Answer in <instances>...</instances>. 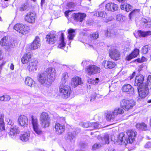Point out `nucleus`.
<instances>
[{"label": "nucleus", "instance_id": "nucleus-1", "mask_svg": "<svg viewBox=\"0 0 151 151\" xmlns=\"http://www.w3.org/2000/svg\"><path fill=\"white\" fill-rule=\"evenodd\" d=\"M56 70L54 68H50L44 72L38 74L39 82L44 86H47L51 85L55 79Z\"/></svg>", "mask_w": 151, "mask_h": 151}, {"label": "nucleus", "instance_id": "nucleus-2", "mask_svg": "<svg viewBox=\"0 0 151 151\" xmlns=\"http://www.w3.org/2000/svg\"><path fill=\"white\" fill-rule=\"evenodd\" d=\"M128 137L127 139H126L124 134L123 133L119 134L117 137V142H120L121 144H124L126 145L128 143H132L134 140V137L137 134V132L132 130H129L127 132Z\"/></svg>", "mask_w": 151, "mask_h": 151}, {"label": "nucleus", "instance_id": "nucleus-3", "mask_svg": "<svg viewBox=\"0 0 151 151\" xmlns=\"http://www.w3.org/2000/svg\"><path fill=\"white\" fill-rule=\"evenodd\" d=\"M59 91L60 95L64 99H67L69 97L71 93L70 87L64 84H61L59 87Z\"/></svg>", "mask_w": 151, "mask_h": 151}, {"label": "nucleus", "instance_id": "nucleus-4", "mask_svg": "<svg viewBox=\"0 0 151 151\" xmlns=\"http://www.w3.org/2000/svg\"><path fill=\"white\" fill-rule=\"evenodd\" d=\"M121 107L126 111L132 109L135 105V102L132 100L124 99L120 102Z\"/></svg>", "mask_w": 151, "mask_h": 151}, {"label": "nucleus", "instance_id": "nucleus-5", "mask_svg": "<svg viewBox=\"0 0 151 151\" xmlns=\"http://www.w3.org/2000/svg\"><path fill=\"white\" fill-rule=\"evenodd\" d=\"M40 120L42 126L44 128L49 127L50 124V119L47 113L42 112L41 114Z\"/></svg>", "mask_w": 151, "mask_h": 151}, {"label": "nucleus", "instance_id": "nucleus-6", "mask_svg": "<svg viewBox=\"0 0 151 151\" xmlns=\"http://www.w3.org/2000/svg\"><path fill=\"white\" fill-rule=\"evenodd\" d=\"M15 41L13 39L8 40L6 37H4L0 41V45L7 50L15 46Z\"/></svg>", "mask_w": 151, "mask_h": 151}, {"label": "nucleus", "instance_id": "nucleus-7", "mask_svg": "<svg viewBox=\"0 0 151 151\" xmlns=\"http://www.w3.org/2000/svg\"><path fill=\"white\" fill-rule=\"evenodd\" d=\"M145 84H143L142 86L140 88H137L139 96L142 98H144L149 94V88L145 86Z\"/></svg>", "mask_w": 151, "mask_h": 151}, {"label": "nucleus", "instance_id": "nucleus-8", "mask_svg": "<svg viewBox=\"0 0 151 151\" xmlns=\"http://www.w3.org/2000/svg\"><path fill=\"white\" fill-rule=\"evenodd\" d=\"M14 29L17 32L24 35L28 32V27L22 24H16L14 27Z\"/></svg>", "mask_w": 151, "mask_h": 151}, {"label": "nucleus", "instance_id": "nucleus-9", "mask_svg": "<svg viewBox=\"0 0 151 151\" xmlns=\"http://www.w3.org/2000/svg\"><path fill=\"white\" fill-rule=\"evenodd\" d=\"M109 54L111 58L115 60H117L120 58V52L116 49L114 48L110 49Z\"/></svg>", "mask_w": 151, "mask_h": 151}, {"label": "nucleus", "instance_id": "nucleus-10", "mask_svg": "<svg viewBox=\"0 0 151 151\" xmlns=\"http://www.w3.org/2000/svg\"><path fill=\"white\" fill-rule=\"evenodd\" d=\"M86 68L87 73H88L89 75L99 73L100 72V68L96 65H90L87 66Z\"/></svg>", "mask_w": 151, "mask_h": 151}, {"label": "nucleus", "instance_id": "nucleus-11", "mask_svg": "<svg viewBox=\"0 0 151 151\" xmlns=\"http://www.w3.org/2000/svg\"><path fill=\"white\" fill-rule=\"evenodd\" d=\"M35 13L33 12H30L27 13L25 16V21L29 23H33L35 22Z\"/></svg>", "mask_w": 151, "mask_h": 151}, {"label": "nucleus", "instance_id": "nucleus-12", "mask_svg": "<svg viewBox=\"0 0 151 151\" xmlns=\"http://www.w3.org/2000/svg\"><path fill=\"white\" fill-rule=\"evenodd\" d=\"M47 43L50 44H53L58 39V37L56 34L53 33H49L46 37Z\"/></svg>", "mask_w": 151, "mask_h": 151}, {"label": "nucleus", "instance_id": "nucleus-13", "mask_svg": "<svg viewBox=\"0 0 151 151\" xmlns=\"http://www.w3.org/2000/svg\"><path fill=\"white\" fill-rule=\"evenodd\" d=\"M32 122L34 131L37 134H40L42 133V131L39 128V125L37 119L36 118H34L32 116H31Z\"/></svg>", "mask_w": 151, "mask_h": 151}, {"label": "nucleus", "instance_id": "nucleus-14", "mask_svg": "<svg viewBox=\"0 0 151 151\" xmlns=\"http://www.w3.org/2000/svg\"><path fill=\"white\" fill-rule=\"evenodd\" d=\"M144 77L142 75H137L135 78L134 83V85L137 86V88H140L142 86L144 83L143 82L144 80Z\"/></svg>", "mask_w": 151, "mask_h": 151}, {"label": "nucleus", "instance_id": "nucleus-15", "mask_svg": "<svg viewBox=\"0 0 151 151\" xmlns=\"http://www.w3.org/2000/svg\"><path fill=\"white\" fill-rule=\"evenodd\" d=\"M122 91L123 92H126L128 94H133L134 93V88L129 84H125L122 88Z\"/></svg>", "mask_w": 151, "mask_h": 151}, {"label": "nucleus", "instance_id": "nucleus-16", "mask_svg": "<svg viewBox=\"0 0 151 151\" xmlns=\"http://www.w3.org/2000/svg\"><path fill=\"white\" fill-rule=\"evenodd\" d=\"M18 122L19 124L21 126H26L28 125V118L24 115H21L19 116Z\"/></svg>", "mask_w": 151, "mask_h": 151}, {"label": "nucleus", "instance_id": "nucleus-17", "mask_svg": "<svg viewBox=\"0 0 151 151\" xmlns=\"http://www.w3.org/2000/svg\"><path fill=\"white\" fill-rule=\"evenodd\" d=\"M40 39L38 37H35V40L31 44L30 48L31 50H33L37 49L40 46Z\"/></svg>", "mask_w": 151, "mask_h": 151}, {"label": "nucleus", "instance_id": "nucleus-18", "mask_svg": "<svg viewBox=\"0 0 151 151\" xmlns=\"http://www.w3.org/2000/svg\"><path fill=\"white\" fill-rule=\"evenodd\" d=\"M115 63L111 61H104L102 63V66L106 68L111 69L114 68L116 66Z\"/></svg>", "mask_w": 151, "mask_h": 151}, {"label": "nucleus", "instance_id": "nucleus-19", "mask_svg": "<svg viewBox=\"0 0 151 151\" xmlns=\"http://www.w3.org/2000/svg\"><path fill=\"white\" fill-rule=\"evenodd\" d=\"M55 128L56 133L58 134H61L63 133L65 130V127L62 124L59 123L55 124Z\"/></svg>", "mask_w": 151, "mask_h": 151}, {"label": "nucleus", "instance_id": "nucleus-20", "mask_svg": "<svg viewBox=\"0 0 151 151\" xmlns=\"http://www.w3.org/2000/svg\"><path fill=\"white\" fill-rule=\"evenodd\" d=\"M86 16V14L83 13H74L73 17L75 20L77 22H82Z\"/></svg>", "mask_w": 151, "mask_h": 151}, {"label": "nucleus", "instance_id": "nucleus-21", "mask_svg": "<svg viewBox=\"0 0 151 151\" xmlns=\"http://www.w3.org/2000/svg\"><path fill=\"white\" fill-rule=\"evenodd\" d=\"M95 15L98 17H102L103 18L104 21L106 22L111 21L113 19H109L107 17V14L104 12H96L95 14Z\"/></svg>", "mask_w": 151, "mask_h": 151}, {"label": "nucleus", "instance_id": "nucleus-22", "mask_svg": "<svg viewBox=\"0 0 151 151\" xmlns=\"http://www.w3.org/2000/svg\"><path fill=\"white\" fill-rule=\"evenodd\" d=\"M19 131V127L17 126L16 125L11 126L10 127L9 134L12 137H13L18 134Z\"/></svg>", "mask_w": 151, "mask_h": 151}, {"label": "nucleus", "instance_id": "nucleus-23", "mask_svg": "<svg viewBox=\"0 0 151 151\" xmlns=\"http://www.w3.org/2000/svg\"><path fill=\"white\" fill-rule=\"evenodd\" d=\"M106 8L108 10L112 12L116 11L118 8L117 5L112 3H109L106 5Z\"/></svg>", "mask_w": 151, "mask_h": 151}, {"label": "nucleus", "instance_id": "nucleus-24", "mask_svg": "<svg viewBox=\"0 0 151 151\" xmlns=\"http://www.w3.org/2000/svg\"><path fill=\"white\" fill-rule=\"evenodd\" d=\"M37 63V61H35L29 63L27 66V68L29 71L34 72L36 70Z\"/></svg>", "mask_w": 151, "mask_h": 151}, {"label": "nucleus", "instance_id": "nucleus-25", "mask_svg": "<svg viewBox=\"0 0 151 151\" xmlns=\"http://www.w3.org/2000/svg\"><path fill=\"white\" fill-rule=\"evenodd\" d=\"M141 23L143 27L146 28H149L151 27V19L147 18L146 19L142 18L141 20Z\"/></svg>", "mask_w": 151, "mask_h": 151}, {"label": "nucleus", "instance_id": "nucleus-26", "mask_svg": "<svg viewBox=\"0 0 151 151\" xmlns=\"http://www.w3.org/2000/svg\"><path fill=\"white\" fill-rule=\"evenodd\" d=\"M81 78L78 77H76L72 79L71 85L73 87H76L78 85H81L82 83Z\"/></svg>", "mask_w": 151, "mask_h": 151}, {"label": "nucleus", "instance_id": "nucleus-27", "mask_svg": "<svg viewBox=\"0 0 151 151\" xmlns=\"http://www.w3.org/2000/svg\"><path fill=\"white\" fill-rule=\"evenodd\" d=\"M30 9L29 4L28 2L22 4L19 7V11L21 12L27 11Z\"/></svg>", "mask_w": 151, "mask_h": 151}, {"label": "nucleus", "instance_id": "nucleus-28", "mask_svg": "<svg viewBox=\"0 0 151 151\" xmlns=\"http://www.w3.org/2000/svg\"><path fill=\"white\" fill-rule=\"evenodd\" d=\"M31 57V54L30 53L25 54L22 58V63L23 64H25L28 63Z\"/></svg>", "mask_w": 151, "mask_h": 151}, {"label": "nucleus", "instance_id": "nucleus-29", "mask_svg": "<svg viewBox=\"0 0 151 151\" xmlns=\"http://www.w3.org/2000/svg\"><path fill=\"white\" fill-rule=\"evenodd\" d=\"M136 127L137 129L140 130L146 131L148 130L147 125L144 123H137Z\"/></svg>", "mask_w": 151, "mask_h": 151}, {"label": "nucleus", "instance_id": "nucleus-30", "mask_svg": "<svg viewBox=\"0 0 151 151\" xmlns=\"http://www.w3.org/2000/svg\"><path fill=\"white\" fill-rule=\"evenodd\" d=\"M139 50L138 49H135L132 53L127 57V60H131L133 58H135L139 54Z\"/></svg>", "mask_w": 151, "mask_h": 151}, {"label": "nucleus", "instance_id": "nucleus-31", "mask_svg": "<svg viewBox=\"0 0 151 151\" xmlns=\"http://www.w3.org/2000/svg\"><path fill=\"white\" fill-rule=\"evenodd\" d=\"M30 137L29 132H24L20 136V139L24 142H26L28 140Z\"/></svg>", "mask_w": 151, "mask_h": 151}, {"label": "nucleus", "instance_id": "nucleus-32", "mask_svg": "<svg viewBox=\"0 0 151 151\" xmlns=\"http://www.w3.org/2000/svg\"><path fill=\"white\" fill-rule=\"evenodd\" d=\"M25 83L26 85L30 87H33L35 83V81L29 77H27L25 79Z\"/></svg>", "mask_w": 151, "mask_h": 151}, {"label": "nucleus", "instance_id": "nucleus-33", "mask_svg": "<svg viewBox=\"0 0 151 151\" xmlns=\"http://www.w3.org/2000/svg\"><path fill=\"white\" fill-rule=\"evenodd\" d=\"M138 35L139 36L142 37H145L151 35V31H143L141 30H139L137 32Z\"/></svg>", "mask_w": 151, "mask_h": 151}, {"label": "nucleus", "instance_id": "nucleus-34", "mask_svg": "<svg viewBox=\"0 0 151 151\" xmlns=\"http://www.w3.org/2000/svg\"><path fill=\"white\" fill-rule=\"evenodd\" d=\"M66 139L71 142H74L75 139V136L71 132H69L66 137Z\"/></svg>", "mask_w": 151, "mask_h": 151}, {"label": "nucleus", "instance_id": "nucleus-35", "mask_svg": "<svg viewBox=\"0 0 151 151\" xmlns=\"http://www.w3.org/2000/svg\"><path fill=\"white\" fill-rule=\"evenodd\" d=\"M139 9H134L129 14L130 19L133 17H135L138 15L139 14Z\"/></svg>", "mask_w": 151, "mask_h": 151}, {"label": "nucleus", "instance_id": "nucleus-36", "mask_svg": "<svg viewBox=\"0 0 151 151\" xmlns=\"http://www.w3.org/2000/svg\"><path fill=\"white\" fill-rule=\"evenodd\" d=\"M113 114L115 115H117L119 114H122L124 113V111L122 108L119 107L116 108L113 111Z\"/></svg>", "mask_w": 151, "mask_h": 151}, {"label": "nucleus", "instance_id": "nucleus-37", "mask_svg": "<svg viewBox=\"0 0 151 151\" xmlns=\"http://www.w3.org/2000/svg\"><path fill=\"white\" fill-rule=\"evenodd\" d=\"M68 32L69 34L68 37L69 40H72L75 36L74 34L75 32V30L73 29H70L68 30Z\"/></svg>", "mask_w": 151, "mask_h": 151}, {"label": "nucleus", "instance_id": "nucleus-38", "mask_svg": "<svg viewBox=\"0 0 151 151\" xmlns=\"http://www.w3.org/2000/svg\"><path fill=\"white\" fill-rule=\"evenodd\" d=\"M68 77V74L67 73L65 72L63 73L61 82V84H65L67 81Z\"/></svg>", "mask_w": 151, "mask_h": 151}, {"label": "nucleus", "instance_id": "nucleus-39", "mask_svg": "<svg viewBox=\"0 0 151 151\" xmlns=\"http://www.w3.org/2000/svg\"><path fill=\"white\" fill-rule=\"evenodd\" d=\"M4 115L3 114L0 115V127L3 130H5L4 124Z\"/></svg>", "mask_w": 151, "mask_h": 151}, {"label": "nucleus", "instance_id": "nucleus-40", "mask_svg": "<svg viewBox=\"0 0 151 151\" xmlns=\"http://www.w3.org/2000/svg\"><path fill=\"white\" fill-rule=\"evenodd\" d=\"M101 140L103 143L108 144L109 143V135L107 134H105L103 137L101 138Z\"/></svg>", "mask_w": 151, "mask_h": 151}, {"label": "nucleus", "instance_id": "nucleus-41", "mask_svg": "<svg viewBox=\"0 0 151 151\" xmlns=\"http://www.w3.org/2000/svg\"><path fill=\"white\" fill-rule=\"evenodd\" d=\"M114 116L115 115L113 114V112H108L106 115V119L108 121H109L111 119H114Z\"/></svg>", "mask_w": 151, "mask_h": 151}, {"label": "nucleus", "instance_id": "nucleus-42", "mask_svg": "<svg viewBox=\"0 0 151 151\" xmlns=\"http://www.w3.org/2000/svg\"><path fill=\"white\" fill-rule=\"evenodd\" d=\"M143 84H145V86L149 88H151V76L149 75L147 78V82Z\"/></svg>", "mask_w": 151, "mask_h": 151}, {"label": "nucleus", "instance_id": "nucleus-43", "mask_svg": "<svg viewBox=\"0 0 151 151\" xmlns=\"http://www.w3.org/2000/svg\"><path fill=\"white\" fill-rule=\"evenodd\" d=\"M99 81V79L98 78H96L95 79H90L88 81L90 83L96 85L97 84Z\"/></svg>", "mask_w": 151, "mask_h": 151}, {"label": "nucleus", "instance_id": "nucleus-44", "mask_svg": "<svg viewBox=\"0 0 151 151\" xmlns=\"http://www.w3.org/2000/svg\"><path fill=\"white\" fill-rule=\"evenodd\" d=\"M116 19L120 22H122L125 19V17L121 15H118L116 16Z\"/></svg>", "mask_w": 151, "mask_h": 151}, {"label": "nucleus", "instance_id": "nucleus-45", "mask_svg": "<svg viewBox=\"0 0 151 151\" xmlns=\"http://www.w3.org/2000/svg\"><path fill=\"white\" fill-rule=\"evenodd\" d=\"M80 125L83 127L88 128L89 127V126L91 125V123H83L81 122Z\"/></svg>", "mask_w": 151, "mask_h": 151}, {"label": "nucleus", "instance_id": "nucleus-46", "mask_svg": "<svg viewBox=\"0 0 151 151\" xmlns=\"http://www.w3.org/2000/svg\"><path fill=\"white\" fill-rule=\"evenodd\" d=\"M149 50V46L148 45H145L144 46L142 49V53L144 54H146Z\"/></svg>", "mask_w": 151, "mask_h": 151}, {"label": "nucleus", "instance_id": "nucleus-47", "mask_svg": "<svg viewBox=\"0 0 151 151\" xmlns=\"http://www.w3.org/2000/svg\"><path fill=\"white\" fill-rule=\"evenodd\" d=\"M91 38L93 39H96L99 37V34L98 32L93 33L90 35Z\"/></svg>", "mask_w": 151, "mask_h": 151}, {"label": "nucleus", "instance_id": "nucleus-48", "mask_svg": "<svg viewBox=\"0 0 151 151\" xmlns=\"http://www.w3.org/2000/svg\"><path fill=\"white\" fill-rule=\"evenodd\" d=\"M132 6L129 4H127L125 5V10L127 12L130 11L132 9Z\"/></svg>", "mask_w": 151, "mask_h": 151}, {"label": "nucleus", "instance_id": "nucleus-49", "mask_svg": "<svg viewBox=\"0 0 151 151\" xmlns=\"http://www.w3.org/2000/svg\"><path fill=\"white\" fill-rule=\"evenodd\" d=\"M101 145L100 143H95L93 145L92 147V149L93 150H95L100 148Z\"/></svg>", "mask_w": 151, "mask_h": 151}, {"label": "nucleus", "instance_id": "nucleus-50", "mask_svg": "<svg viewBox=\"0 0 151 151\" xmlns=\"http://www.w3.org/2000/svg\"><path fill=\"white\" fill-rule=\"evenodd\" d=\"M6 122L8 124L11 126H13L14 124V122L12 120L9 118H7L6 119Z\"/></svg>", "mask_w": 151, "mask_h": 151}, {"label": "nucleus", "instance_id": "nucleus-51", "mask_svg": "<svg viewBox=\"0 0 151 151\" xmlns=\"http://www.w3.org/2000/svg\"><path fill=\"white\" fill-rule=\"evenodd\" d=\"M75 6V4L73 2H70L67 4V6L69 8H73Z\"/></svg>", "mask_w": 151, "mask_h": 151}, {"label": "nucleus", "instance_id": "nucleus-52", "mask_svg": "<svg viewBox=\"0 0 151 151\" xmlns=\"http://www.w3.org/2000/svg\"><path fill=\"white\" fill-rule=\"evenodd\" d=\"M65 43L64 42V41L63 40H60V43L58 47L59 48H61L64 47L65 45Z\"/></svg>", "mask_w": 151, "mask_h": 151}, {"label": "nucleus", "instance_id": "nucleus-53", "mask_svg": "<svg viewBox=\"0 0 151 151\" xmlns=\"http://www.w3.org/2000/svg\"><path fill=\"white\" fill-rule=\"evenodd\" d=\"M147 60V59L144 57H142L141 59L138 58L137 60V62L139 63L143 62L145 61H146Z\"/></svg>", "mask_w": 151, "mask_h": 151}, {"label": "nucleus", "instance_id": "nucleus-54", "mask_svg": "<svg viewBox=\"0 0 151 151\" xmlns=\"http://www.w3.org/2000/svg\"><path fill=\"white\" fill-rule=\"evenodd\" d=\"M91 125H93V129H97L99 127V124L96 122L91 123Z\"/></svg>", "mask_w": 151, "mask_h": 151}, {"label": "nucleus", "instance_id": "nucleus-55", "mask_svg": "<svg viewBox=\"0 0 151 151\" xmlns=\"http://www.w3.org/2000/svg\"><path fill=\"white\" fill-rule=\"evenodd\" d=\"M112 30L111 31H109L108 30L106 31L105 32L106 35L110 37L114 35L113 33H112Z\"/></svg>", "mask_w": 151, "mask_h": 151}, {"label": "nucleus", "instance_id": "nucleus-56", "mask_svg": "<svg viewBox=\"0 0 151 151\" xmlns=\"http://www.w3.org/2000/svg\"><path fill=\"white\" fill-rule=\"evenodd\" d=\"M4 101H9L11 98L8 95H4Z\"/></svg>", "mask_w": 151, "mask_h": 151}, {"label": "nucleus", "instance_id": "nucleus-57", "mask_svg": "<svg viewBox=\"0 0 151 151\" xmlns=\"http://www.w3.org/2000/svg\"><path fill=\"white\" fill-rule=\"evenodd\" d=\"M96 93L93 94L91 96L90 101L92 102L94 101L96 99Z\"/></svg>", "mask_w": 151, "mask_h": 151}, {"label": "nucleus", "instance_id": "nucleus-58", "mask_svg": "<svg viewBox=\"0 0 151 151\" xmlns=\"http://www.w3.org/2000/svg\"><path fill=\"white\" fill-rule=\"evenodd\" d=\"M146 148H149L151 147V143L150 142H147L145 146Z\"/></svg>", "mask_w": 151, "mask_h": 151}, {"label": "nucleus", "instance_id": "nucleus-59", "mask_svg": "<svg viewBox=\"0 0 151 151\" xmlns=\"http://www.w3.org/2000/svg\"><path fill=\"white\" fill-rule=\"evenodd\" d=\"M136 73L135 72H133L131 76H129L128 78L129 80H131L134 78L135 75Z\"/></svg>", "mask_w": 151, "mask_h": 151}, {"label": "nucleus", "instance_id": "nucleus-60", "mask_svg": "<svg viewBox=\"0 0 151 151\" xmlns=\"http://www.w3.org/2000/svg\"><path fill=\"white\" fill-rule=\"evenodd\" d=\"M72 11H70V10H68V11H66L65 12V16L67 17L68 16V14L69 13L71 12Z\"/></svg>", "mask_w": 151, "mask_h": 151}, {"label": "nucleus", "instance_id": "nucleus-61", "mask_svg": "<svg viewBox=\"0 0 151 151\" xmlns=\"http://www.w3.org/2000/svg\"><path fill=\"white\" fill-rule=\"evenodd\" d=\"M59 120L60 121H61V122L63 124H64V123L65 122V119L64 117H60Z\"/></svg>", "mask_w": 151, "mask_h": 151}, {"label": "nucleus", "instance_id": "nucleus-62", "mask_svg": "<svg viewBox=\"0 0 151 151\" xmlns=\"http://www.w3.org/2000/svg\"><path fill=\"white\" fill-rule=\"evenodd\" d=\"M45 3V0H41V7H42L44 4Z\"/></svg>", "mask_w": 151, "mask_h": 151}, {"label": "nucleus", "instance_id": "nucleus-63", "mask_svg": "<svg viewBox=\"0 0 151 151\" xmlns=\"http://www.w3.org/2000/svg\"><path fill=\"white\" fill-rule=\"evenodd\" d=\"M125 5L124 4H121L120 6V8L122 10L125 9Z\"/></svg>", "mask_w": 151, "mask_h": 151}, {"label": "nucleus", "instance_id": "nucleus-64", "mask_svg": "<svg viewBox=\"0 0 151 151\" xmlns=\"http://www.w3.org/2000/svg\"><path fill=\"white\" fill-rule=\"evenodd\" d=\"M60 40H63L64 41V34L63 33H62L61 34V37Z\"/></svg>", "mask_w": 151, "mask_h": 151}]
</instances>
